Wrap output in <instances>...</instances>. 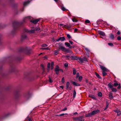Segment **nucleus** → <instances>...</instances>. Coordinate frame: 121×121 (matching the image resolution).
I'll use <instances>...</instances> for the list:
<instances>
[{"label":"nucleus","mask_w":121,"mask_h":121,"mask_svg":"<svg viewBox=\"0 0 121 121\" xmlns=\"http://www.w3.org/2000/svg\"><path fill=\"white\" fill-rule=\"evenodd\" d=\"M60 69L58 65H56L55 69V71L56 73V74H58L59 73V72L60 71Z\"/></svg>","instance_id":"f257e3e1"},{"label":"nucleus","mask_w":121,"mask_h":121,"mask_svg":"<svg viewBox=\"0 0 121 121\" xmlns=\"http://www.w3.org/2000/svg\"><path fill=\"white\" fill-rule=\"evenodd\" d=\"M70 84V83L69 82H67L66 84V89H69V90L71 89V88L70 87H69Z\"/></svg>","instance_id":"f03ea898"},{"label":"nucleus","mask_w":121,"mask_h":121,"mask_svg":"<svg viewBox=\"0 0 121 121\" xmlns=\"http://www.w3.org/2000/svg\"><path fill=\"white\" fill-rule=\"evenodd\" d=\"M114 111L117 113V116H119L121 114V111L118 109H117L115 110Z\"/></svg>","instance_id":"7ed1b4c3"},{"label":"nucleus","mask_w":121,"mask_h":121,"mask_svg":"<svg viewBox=\"0 0 121 121\" xmlns=\"http://www.w3.org/2000/svg\"><path fill=\"white\" fill-rule=\"evenodd\" d=\"M99 110L98 109H97L91 112L92 115H94L98 113L99 112Z\"/></svg>","instance_id":"20e7f679"},{"label":"nucleus","mask_w":121,"mask_h":121,"mask_svg":"<svg viewBox=\"0 0 121 121\" xmlns=\"http://www.w3.org/2000/svg\"><path fill=\"white\" fill-rule=\"evenodd\" d=\"M65 40V38L64 37H61L59 38L58 39L56 40V41H63Z\"/></svg>","instance_id":"39448f33"},{"label":"nucleus","mask_w":121,"mask_h":121,"mask_svg":"<svg viewBox=\"0 0 121 121\" xmlns=\"http://www.w3.org/2000/svg\"><path fill=\"white\" fill-rule=\"evenodd\" d=\"M39 20V19H37L33 20H32L30 21V22L34 24L36 23Z\"/></svg>","instance_id":"423d86ee"},{"label":"nucleus","mask_w":121,"mask_h":121,"mask_svg":"<svg viewBox=\"0 0 121 121\" xmlns=\"http://www.w3.org/2000/svg\"><path fill=\"white\" fill-rule=\"evenodd\" d=\"M99 66L100 68L103 70V71H107V69L105 67L99 65Z\"/></svg>","instance_id":"0eeeda50"},{"label":"nucleus","mask_w":121,"mask_h":121,"mask_svg":"<svg viewBox=\"0 0 121 121\" xmlns=\"http://www.w3.org/2000/svg\"><path fill=\"white\" fill-rule=\"evenodd\" d=\"M85 119L83 117H78V121H84Z\"/></svg>","instance_id":"6e6552de"},{"label":"nucleus","mask_w":121,"mask_h":121,"mask_svg":"<svg viewBox=\"0 0 121 121\" xmlns=\"http://www.w3.org/2000/svg\"><path fill=\"white\" fill-rule=\"evenodd\" d=\"M71 59L72 60H78V57L76 56H71Z\"/></svg>","instance_id":"1a4fd4ad"},{"label":"nucleus","mask_w":121,"mask_h":121,"mask_svg":"<svg viewBox=\"0 0 121 121\" xmlns=\"http://www.w3.org/2000/svg\"><path fill=\"white\" fill-rule=\"evenodd\" d=\"M71 83L73 84V85L75 86H80V84L77 82H75L73 81H72Z\"/></svg>","instance_id":"9d476101"},{"label":"nucleus","mask_w":121,"mask_h":121,"mask_svg":"<svg viewBox=\"0 0 121 121\" xmlns=\"http://www.w3.org/2000/svg\"><path fill=\"white\" fill-rule=\"evenodd\" d=\"M64 52H65L70 53H71L72 52V51L69 49L65 48V49Z\"/></svg>","instance_id":"9b49d317"},{"label":"nucleus","mask_w":121,"mask_h":121,"mask_svg":"<svg viewBox=\"0 0 121 121\" xmlns=\"http://www.w3.org/2000/svg\"><path fill=\"white\" fill-rule=\"evenodd\" d=\"M26 37L27 36L26 35L23 34L21 36V38L22 40H23L26 39Z\"/></svg>","instance_id":"f8f14e48"},{"label":"nucleus","mask_w":121,"mask_h":121,"mask_svg":"<svg viewBox=\"0 0 121 121\" xmlns=\"http://www.w3.org/2000/svg\"><path fill=\"white\" fill-rule=\"evenodd\" d=\"M65 45L67 46V47H69L70 48H72V46H70L69 43L67 42H66L65 43Z\"/></svg>","instance_id":"ddd939ff"},{"label":"nucleus","mask_w":121,"mask_h":121,"mask_svg":"<svg viewBox=\"0 0 121 121\" xmlns=\"http://www.w3.org/2000/svg\"><path fill=\"white\" fill-rule=\"evenodd\" d=\"M112 95V94L111 92H109V94L108 96L110 99H111L113 98V97Z\"/></svg>","instance_id":"4468645a"},{"label":"nucleus","mask_w":121,"mask_h":121,"mask_svg":"<svg viewBox=\"0 0 121 121\" xmlns=\"http://www.w3.org/2000/svg\"><path fill=\"white\" fill-rule=\"evenodd\" d=\"M89 96L92 98V99H93L95 100H96V98L95 97V96L92 95H89Z\"/></svg>","instance_id":"2eb2a0df"},{"label":"nucleus","mask_w":121,"mask_h":121,"mask_svg":"<svg viewBox=\"0 0 121 121\" xmlns=\"http://www.w3.org/2000/svg\"><path fill=\"white\" fill-rule=\"evenodd\" d=\"M58 48L59 49H61L62 51H64L65 48V47L62 46H60Z\"/></svg>","instance_id":"dca6fc26"},{"label":"nucleus","mask_w":121,"mask_h":121,"mask_svg":"<svg viewBox=\"0 0 121 121\" xmlns=\"http://www.w3.org/2000/svg\"><path fill=\"white\" fill-rule=\"evenodd\" d=\"M92 115L91 113H89L87 114H86L85 115V116L86 117H88L91 116Z\"/></svg>","instance_id":"f3484780"},{"label":"nucleus","mask_w":121,"mask_h":121,"mask_svg":"<svg viewBox=\"0 0 121 121\" xmlns=\"http://www.w3.org/2000/svg\"><path fill=\"white\" fill-rule=\"evenodd\" d=\"M99 34L103 36H105V33L102 31H100L99 32Z\"/></svg>","instance_id":"a211bd4d"},{"label":"nucleus","mask_w":121,"mask_h":121,"mask_svg":"<svg viewBox=\"0 0 121 121\" xmlns=\"http://www.w3.org/2000/svg\"><path fill=\"white\" fill-rule=\"evenodd\" d=\"M85 51L87 53H89L90 52V50L88 48H85Z\"/></svg>","instance_id":"6ab92c4d"},{"label":"nucleus","mask_w":121,"mask_h":121,"mask_svg":"<svg viewBox=\"0 0 121 121\" xmlns=\"http://www.w3.org/2000/svg\"><path fill=\"white\" fill-rule=\"evenodd\" d=\"M60 51L59 49H57L56 50H55L54 51V54L56 55H57L58 53V52L59 51Z\"/></svg>","instance_id":"aec40b11"},{"label":"nucleus","mask_w":121,"mask_h":121,"mask_svg":"<svg viewBox=\"0 0 121 121\" xmlns=\"http://www.w3.org/2000/svg\"><path fill=\"white\" fill-rule=\"evenodd\" d=\"M30 2V1H27L26 2H25L24 4L23 5L24 6H26L28 5Z\"/></svg>","instance_id":"412c9836"},{"label":"nucleus","mask_w":121,"mask_h":121,"mask_svg":"<svg viewBox=\"0 0 121 121\" xmlns=\"http://www.w3.org/2000/svg\"><path fill=\"white\" fill-rule=\"evenodd\" d=\"M78 117H73V120L74 121H78Z\"/></svg>","instance_id":"4be33fe9"},{"label":"nucleus","mask_w":121,"mask_h":121,"mask_svg":"<svg viewBox=\"0 0 121 121\" xmlns=\"http://www.w3.org/2000/svg\"><path fill=\"white\" fill-rule=\"evenodd\" d=\"M64 27H66L67 28H71V26L70 25L68 26V25H64Z\"/></svg>","instance_id":"5701e85b"},{"label":"nucleus","mask_w":121,"mask_h":121,"mask_svg":"<svg viewBox=\"0 0 121 121\" xmlns=\"http://www.w3.org/2000/svg\"><path fill=\"white\" fill-rule=\"evenodd\" d=\"M108 87L110 88H112L113 86L111 85V83H109L108 85Z\"/></svg>","instance_id":"b1692460"},{"label":"nucleus","mask_w":121,"mask_h":121,"mask_svg":"<svg viewBox=\"0 0 121 121\" xmlns=\"http://www.w3.org/2000/svg\"><path fill=\"white\" fill-rule=\"evenodd\" d=\"M78 60H79L80 61V62L82 63L83 62L82 58L81 57L78 58Z\"/></svg>","instance_id":"393cba45"},{"label":"nucleus","mask_w":121,"mask_h":121,"mask_svg":"<svg viewBox=\"0 0 121 121\" xmlns=\"http://www.w3.org/2000/svg\"><path fill=\"white\" fill-rule=\"evenodd\" d=\"M112 91L116 92L117 91V90L116 88H112Z\"/></svg>","instance_id":"a878e982"},{"label":"nucleus","mask_w":121,"mask_h":121,"mask_svg":"<svg viewBox=\"0 0 121 121\" xmlns=\"http://www.w3.org/2000/svg\"><path fill=\"white\" fill-rule=\"evenodd\" d=\"M115 82L114 83L113 86H118L119 85V83H117V82L115 81Z\"/></svg>","instance_id":"bb28decb"},{"label":"nucleus","mask_w":121,"mask_h":121,"mask_svg":"<svg viewBox=\"0 0 121 121\" xmlns=\"http://www.w3.org/2000/svg\"><path fill=\"white\" fill-rule=\"evenodd\" d=\"M110 38L112 39H113L114 37V36L112 34H111L110 35Z\"/></svg>","instance_id":"cd10ccee"},{"label":"nucleus","mask_w":121,"mask_h":121,"mask_svg":"<svg viewBox=\"0 0 121 121\" xmlns=\"http://www.w3.org/2000/svg\"><path fill=\"white\" fill-rule=\"evenodd\" d=\"M82 59H83V62L84 61H87V59L86 57H83V58Z\"/></svg>","instance_id":"c85d7f7f"},{"label":"nucleus","mask_w":121,"mask_h":121,"mask_svg":"<svg viewBox=\"0 0 121 121\" xmlns=\"http://www.w3.org/2000/svg\"><path fill=\"white\" fill-rule=\"evenodd\" d=\"M76 92L75 90H74L73 93V98H75L76 95Z\"/></svg>","instance_id":"c756f323"},{"label":"nucleus","mask_w":121,"mask_h":121,"mask_svg":"<svg viewBox=\"0 0 121 121\" xmlns=\"http://www.w3.org/2000/svg\"><path fill=\"white\" fill-rule=\"evenodd\" d=\"M98 95L100 97H101L102 96V94L101 92H99L98 93Z\"/></svg>","instance_id":"7c9ffc66"},{"label":"nucleus","mask_w":121,"mask_h":121,"mask_svg":"<svg viewBox=\"0 0 121 121\" xmlns=\"http://www.w3.org/2000/svg\"><path fill=\"white\" fill-rule=\"evenodd\" d=\"M73 74L74 75H75L76 73V71L75 69L74 68L73 69Z\"/></svg>","instance_id":"2f4dec72"},{"label":"nucleus","mask_w":121,"mask_h":121,"mask_svg":"<svg viewBox=\"0 0 121 121\" xmlns=\"http://www.w3.org/2000/svg\"><path fill=\"white\" fill-rule=\"evenodd\" d=\"M105 71H103L102 73L103 76H106L107 75L106 73L105 72Z\"/></svg>","instance_id":"473e14b6"},{"label":"nucleus","mask_w":121,"mask_h":121,"mask_svg":"<svg viewBox=\"0 0 121 121\" xmlns=\"http://www.w3.org/2000/svg\"><path fill=\"white\" fill-rule=\"evenodd\" d=\"M95 74L96 75V76L98 78H101V77H100V75L99 74H98V73H95Z\"/></svg>","instance_id":"72a5a7b5"},{"label":"nucleus","mask_w":121,"mask_h":121,"mask_svg":"<svg viewBox=\"0 0 121 121\" xmlns=\"http://www.w3.org/2000/svg\"><path fill=\"white\" fill-rule=\"evenodd\" d=\"M41 49H46L49 50L50 49V48H41Z\"/></svg>","instance_id":"f704fd0d"},{"label":"nucleus","mask_w":121,"mask_h":121,"mask_svg":"<svg viewBox=\"0 0 121 121\" xmlns=\"http://www.w3.org/2000/svg\"><path fill=\"white\" fill-rule=\"evenodd\" d=\"M61 9L63 11H64L66 10L65 8L64 7L62 6L61 7Z\"/></svg>","instance_id":"c9c22d12"},{"label":"nucleus","mask_w":121,"mask_h":121,"mask_svg":"<svg viewBox=\"0 0 121 121\" xmlns=\"http://www.w3.org/2000/svg\"><path fill=\"white\" fill-rule=\"evenodd\" d=\"M82 76H80L79 77V78H78L79 80V81H81V80H82Z\"/></svg>","instance_id":"e433bc0d"},{"label":"nucleus","mask_w":121,"mask_h":121,"mask_svg":"<svg viewBox=\"0 0 121 121\" xmlns=\"http://www.w3.org/2000/svg\"><path fill=\"white\" fill-rule=\"evenodd\" d=\"M61 81L62 83H64L65 82L64 77H63L62 78Z\"/></svg>","instance_id":"4c0bfd02"},{"label":"nucleus","mask_w":121,"mask_h":121,"mask_svg":"<svg viewBox=\"0 0 121 121\" xmlns=\"http://www.w3.org/2000/svg\"><path fill=\"white\" fill-rule=\"evenodd\" d=\"M85 22L86 23H89L90 22V21L88 20H86L85 21Z\"/></svg>","instance_id":"58836bf2"},{"label":"nucleus","mask_w":121,"mask_h":121,"mask_svg":"<svg viewBox=\"0 0 121 121\" xmlns=\"http://www.w3.org/2000/svg\"><path fill=\"white\" fill-rule=\"evenodd\" d=\"M108 44L111 46H113V45L112 43H108Z\"/></svg>","instance_id":"ea45409f"},{"label":"nucleus","mask_w":121,"mask_h":121,"mask_svg":"<svg viewBox=\"0 0 121 121\" xmlns=\"http://www.w3.org/2000/svg\"><path fill=\"white\" fill-rule=\"evenodd\" d=\"M49 82L51 83H52L53 81L51 79L50 77H49Z\"/></svg>","instance_id":"a19ab883"},{"label":"nucleus","mask_w":121,"mask_h":121,"mask_svg":"<svg viewBox=\"0 0 121 121\" xmlns=\"http://www.w3.org/2000/svg\"><path fill=\"white\" fill-rule=\"evenodd\" d=\"M50 63H49L48 65V68L49 69L50 68Z\"/></svg>","instance_id":"79ce46f5"},{"label":"nucleus","mask_w":121,"mask_h":121,"mask_svg":"<svg viewBox=\"0 0 121 121\" xmlns=\"http://www.w3.org/2000/svg\"><path fill=\"white\" fill-rule=\"evenodd\" d=\"M120 83H119V85H118L119 86L118 87H117V89H119L121 88V86H120Z\"/></svg>","instance_id":"37998d69"},{"label":"nucleus","mask_w":121,"mask_h":121,"mask_svg":"<svg viewBox=\"0 0 121 121\" xmlns=\"http://www.w3.org/2000/svg\"><path fill=\"white\" fill-rule=\"evenodd\" d=\"M67 110V108L66 107L64 108L63 109L61 110V111H65Z\"/></svg>","instance_id":"c03bdc74"},{"label":"nucleus","mask_w":121,"mask_h":121,"mask_svg":"<svg viewBox=\"0 0 121 121\" xmlns=\"http://www.w3.org/2000/svg\"><path fill=\"white\" fill-rule=\"evenodd\" d=\"M106 105H108L109 104V102H108V100H107L106 102Z\"/></svg>","instance_id":"a18cd8bd"},{"label":"nucleus","mask_w":121,"mask_h":121,"mask_svg":"<svg viewBox=\"0 0 121 121\" xmlns=\"http://www.w3.org/2000/svg\"><path fill=\"white\" fill-rule=\"evenodd\" d=\"M72 20L73 22H76L77 21V20L75 19H73Z\"/></svg>","instance_id":"49530a36"},{"label":"nucleus","mask_w":121,"mask_h":121,"mask_svg":"<svg viewBox=\"0 0 121 121\" xmlns=\"http://www.w3.org/2000/svg\"><path fill=\"white\" fill-rule=\"evenodd\" d=\"M117 39L118 40H121V37L120 36H118L117 37Z\"/></svg>","instance_id":"de8ad7c7"},{"label":"nucleus","mask_w":121,"mask_h":121,"mask_svg":"<svg viewBox=\"0 0 121 121\" xmlns=\"http://www.w3.org/2000/svg\"><path fill=\"white\" fill-rule=\"evenodd\" d=\"M40 30V28L39 27H37L35 29V30L37 31H39Z\"/></svg>","instance_id":"09e8293b"},{"label":"nucleus","mask_w":121,"mask_h":121,"mask_svg":"<svg viewBox=\"0 0 121 121\" xmlns=\"http://www.w3.org/2000/svg\"><path fill=\"white\" fill-rule=\"evenodd\" d=\"M48 46L46 44H44L42 45V47H46Z\"/></svg>","instance_id":"8fccbe9b"},{"label":"nucleus","mask_w":121,"mask_h":121,"mask_svg":"<svg viewBox=\"0 0 121 121\" xmlns=\"http://www.w3.org/2000/svg\"><path fill=\"white\" fill-rule=\"evenodd\" d=\"M67 37L68 38H70L71 37L70 35L68 34H67Z\"/></svg>","instance_id":"3c124183"},{"label":"nucleus","mask_w":121,"mask_h":121,"mask_svg":"<svg viewBox=\"0 0 121 121\" xmlns=\"http://www.w3.org/2000/svg\"><path fill=\"white\" fill-rule=\"evenodd\" d=\"M68 64L67 63H66L64 64V66L65 67H67L68 66Z\"/></svg>","instance_id":"603ef678"},{"label":"nucleus","mask_w":121,"mask_h":121,"mask_svg":"<svg viewBox=\"0 0 121 121\" xmlns=\"http://www.w3.org/2000/svg\"><path fill=\"white\" fill-rule=\"evenodd\" d=\"M28 119V120L29 121H32V120H31V119L29 117H28L27 118Z\"/></svg>","instance_id":"864d4df0"},{"label":"nucleus","mask_w":121,"mask_h":121,"mask_svg":"<svg viewBox=\"0 0 121 121\" xmlns=\"http://www.w3.org/2000/svg\"><path fill=\"white\" fill-rule=\"evenodd\" d=\"M79 75V73H77L76 74V77H78Z\"/></svg>","instance_id":"5fc2aeb1"},{"label":"nucleus","mask_w":121,"mask_h":121,"mask_svg":"<svg viewBox=\"0 0 121 121\" xmlns=\"http://www.w3.org/2000/svg\"><path fill=\"white\" fill-rule=\"evenodd\" d=\"M54 62H51V66H53L54 65Z\"/></svg>","instance_id":"6e6d98bb"},{"label":"nucleus","mask_w":121,"mask_h":121,"mask_svg":"<svg viewBox=\"0 0 121 121\" xmlns=\"http://www.w3.org/2000/svg\"><path fill=\"white\" fill-rule=\"evenodd\" d=\"M69 42L70 43V44H72L73 43L72 41H70V40H69Z\"/></svg>","instance_id":"4d7b16f0"},{"label":"nucleus","mask_w":121,"mask_h":121,"mask_svg":"<svg viewBox=\"0 0 121 121\" xmlns=\"http://www.w3.org/2000/svg\"><path fill=\"white\" fill-rule=\"evenodd\" d=\"M108 105H106V107L104 109V110H106L108 108Z\"/></svg>","instance_id":"13d9d810"},{"label":"nucleus","mask_w":121,"mask_h":121,"mask_svg":"<svg viewBox=\"0 0 121 121\" xmlns=\"http://www.w3.org/2000/svg\"><path fill=\"white\" fill-rule=\"evenodd\" d=\"M65 114L64 113H62L61 114H60L59 116H63Z\"/></svg>","instance_id":"bf43d9fd"},{"label":"nucleus","mask_w":121,"mask_h":121,"mask_svg":"<svg viewBox=\"0 0 121 121\" xmlns=\"http://www.w3.org/2000/svg\"><path fill=\"white\" fill-rule=\"evenodd\" d=\"M65 57L68 59H69L70 57V56H66Z\"/></svg>","instance_id":"052dcab7"},{"label":"nucleus","mask_w":121,"mask_h":121,"mask_svg":"<svg viewBox=\"0 0 121 121\" xmlns=\"http://www.w3.org/2000/svg\"><path fill=\"white\" fill-rule=\"evenodd\" d=\"M78 30V29L77 28H75L74 30V31L75 32L77 31Z\"/></svg>","instance_id":"680f3d73"},{"label":"nucleus","mask_w":121,"mask_h":121,"mask_svg":"<svg viewBox=\"0 0 121 121\" xmlns=\"http://www.w3.org/2000/svg\"><path fill=\"white\" fill-rule=\"evenodd\" d=\"M60 87L62 88V89H63L64 88V86H60Z\"/></svg>","instance_id":"e2e57ef3"},{"label":"nucleus","mask_w":121,"mask_h":121,"mask_svg":"<svg viewBox=\"0 0 121 121\" xmlns=\"http://www.w3.org/2000/svg\"><path fill=\"white\" fill-rule=\"evenodd\" d=\"M64 24H60V26H63V27H64L63 26H64Z\"/></svg>","instance_id":"0e129e2a"},{"label":"nucleus","mask_w":121,"mask_h":121,"mask_svg":"<svg viewBox=\"0 0 121 121\" xmlns=\"http://www.w3.org/2000/svg\"><path fill=\"white\" fill-rule=\"evenodd\" d=\"M58 45H62V43H58Z\"/></svg>","instance_id":"69168bd1"},{"label":"nucleus","mask_w":121,"mask_h":121,"mask_svg":"<svg viewBox=\"0 0 121 121\" xmlns=\"http://www.w3.org/2000/svg\"><path fill=\"white\" fill-rule=\"evenodd\" d=\"M117 34L119 35L120 34V32L119 31H118L117 33Z\"/></svg>","instance_id":"338daca9"},{"label":"nucleus","mask_w":121,"mask_h":121,"mask_svg":"<svg viewBox=\"0 0 121 121\" xmlns=\"http://www.w3.org/2000/svg\"><path fill=\"white\" fill-rule=\"evenodd\" d=\"M78 114V113L77 112H75L74 113H73V114H74V115H75V114Z\"/></svg>","instance_id":"774afa93"}]
</instances>
